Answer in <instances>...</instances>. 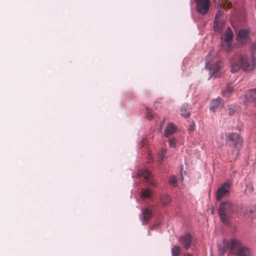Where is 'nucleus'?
I'll list each match as a JSON object with an SVG mask.
<instances>
[{"mask_svg": "<svg viewBox=\"0 0 256 256\" xmlns=\"http://www.w3.org/2000/svg\"><path fill=\"white\" fill-rule=\"evenodd\" d=\"M256 50V46L254 44H252L251 47L252 60H250L246 56H242L239 58L238 62L237 60H232L230 66L232 72H237L240 68L244 71H250L253 70L254 66V51Z\"/></svg>", "mask_w": 256, "mask_h": 256, "instance_id": "nucleus-1", "label": "nucleus"}, {"mask_svg": "<svg viewBox=\"0 0 256 256\" xmlns=\"http://www.w3.org/2000/svg\"><path fill=\"white\" fill-rule=\"evenodd\" d=\"M222 252L229 251L230 253L236 254L238 256H251L252 252L250 248L241 246L240 242L236 240H232L230 241L224 240Z\"/></svg>", "mask_w": 256, "mask_h": 256, "instance_id": "nucleus-2", "label": "nucleus"}, {"mask_svg": "<svg viewBox=\"0 0 256 256\" xmlns=\"http://www.w3.org/2000/svg\"><path fill=\"white\" fill-rule=\"evenodd\" d=\"M234 212V208L231 202H223L219 208V214L221 220L224 224H228L232 214Z\"/></svg>", "mask_w": 256, "mask_h": 256, "instance_id": "nucleus-3", "label": "nucleus"}, {"mask_svg": "<svg viewBox=\"0 0 256 256\" xmlns=\"http://www.w3.org/2000/svg\"><path fill=\"white\" fill-rule=\"evenodd\" d=\"M226 138L229 141L232 142L234 148L232 150L234 158H236L238 154L239 149L242 146L243 140L237 134L232 132L226 134Z\"/></svg>", "mask_w": 256, "mask_h": 256, "instance_id": "nucleus-4", "label": "nucleus"}, {"mask_svg": "<svg viewBox=\"0 0 256 256\" xmlns=\"http://www.w3.org/2000/svg\"><path fill=\"white\" fill-rule=\"evenodd\" d=\"M210 54L208 55L206 58V67L209 68L210 72L215 77H218L220 74L218 72L222 68L221 62H218L213 64H210Z\"/></svg>", "mask_w": 256, "mask_h": 256, "instance_id": "nucleus-5", "label": "nucleus"}, {"mask_svg": "<svg viewBox=\"0 0 256 256\" xmlns=\"http://www.w3.org/2000/svg\"><path fill=\"white\" fill-rule=\"evenodd\" d=\"M230 182L227 180L221 186L218 188L216 192L217 200H220L222 198L226 196L230 192Z\"/></svg>", "mask_w": 256, "mask_h": 256, "instance_id": "nucleus-6", "label": "nucleus"}, {"mask_svg": "<svg viewBox=\"0 0 256 256\" xmlns=\"http://www.w3.org/2000/svg\"><path fill=\"white\" fill-rule=\"evenodd\" d=\"M234 37L233 32L230 28L228 27L224 35L221 37L222 44L226 46L227 50H229L231 46L232 40Z\"/></svg>", "mask_w": 256, "mask_h": 256, "instance_id": "nucleus-7", "label": "nucleus"}, {"mask_svg": "<svg viewBox=\"0 0 256 256\" xmlns=\"http://www.w3.org/2000/svg\"><path fill=\"white\" fill-rule=\"evenodd\" d=\"M196 10L202 15L208 13L210 2V0H196Z\"/></svg>", "mask_w": 256, "mask_h": 256, "instance_id": "nucleus-8", "label": "nucleus"}, {"mask_svg": "<svg viewBox=\"0 0 256 256\" xmlns=\"http://www.w3.org/2000/svg\"><path fill=\"white\" fill-rule=\"evenodd\" d=\"M242 104L248 105L252 102H254L256 99V89L250 90L246 94L240 98Z\"/></svg>", "mask_w": 256, "mask_h": 256, "instance_id": "nucleus-9", "label": "nucleus"}, {"mask_svg": "<svg viewBox=\"0 0 256 256\" xmlns=\"http://www.w3.org/2000/svg\"><path fill=\"white\" fill-rule=\"evenodd\" d=\"M178 242L183 246L184 248L188 250L192 242V236L190 233H186L182 236Z\"/></svg>", "mask_w": 256, "mask_h": 256, "instance_id": "nucleus-10", "label": "nucleus"}, {"mask_svg": "<svg viewBox=\"0 0 256 256\" xmlns=\"http://www.w3.org/2000/svg\"><path fill=\"white\" fill-rule=\"evenodd\" d=\"M250 30H241L238 32L237 40L241 44H246L248 40Z\"/></svg>", "mask_w": 256, "mask_h": 256, "instance_id": "nucleus-11", "label": "nucleus"}, {"mask_svg": "<svg viewBox=\"0 0 256 256\" xmlns=\"http://www.w3.org/2000/svg\"><path fill=\"white\" fill-rule=\"evenodd\" d=\"M138 174L140 176H142L144 178L146 182H149V184H150L151 185L156 186L154 182L150 180L151 177V174L148 170H140L139 171Z\"/></svg>", "mask_w": 256, "mask_h": 256, "instance_id": "nucleus-12", "label": "nucleus"}, {"mask_svg": "<svg viewBox=\"0 0 256 256\" xmlns=\"http://www.w3.org/2000/svg\"><path fill=\"white\" fill-rule=\"evenodd\" d=\"M223 106V104L222 102V99L220 98L214 100L212 101L210 106V110L212 112H215L218 108H220Z\"/></svg>", "mask_w": 256, "mask_h": 256, "instance_id": "nucleus-13", "label": "nucleus"}, {"mask_svg": "<svg viewBox=\"0 0 256 256\" xmlns=\"http://www.w3.org/2000/svg\"><path fill=\"white\" fill-rule=\"evenodd\" d=\"M176 130V128L173 123H169L164 130V136L166 138L170 136Z\"/></svg>", "mask_w": 256, "mask_h": 256, "instance_id": "nucleus-14", "label": "nucleus"}, {"mask_svg": "<svg viewBox=\"0 0 256 256\" xmlns=\"http://www.w3.org/2000/svg\"><path fill=\"white\" fill-rule=\"evenodd\" d=\"M143 218L142 222L143 224L147 222L152 218V211L148 208H145L142 210Z\"/></svg>", "mask_w": 256, "mask_h": 256, "instance_id": "nucleus-15", "label": "nucleus"}, {"mask_svg": "<svg viewBox=\"0 0 256 256\" xmlns=\"http://www.w3.org/2000/svg\"><path fill=\"white\" fill-rule=\"evenodd\" d=\"M180 114L184 118L190 116V106L188 104H184L180 108Z\"/></svg>", "mask_w": 256, "mask_h": 256, "instance_id": "nucleus-16", "label": "nucleus"}, {"mask_svg": "<svg viewBox=\"0 0 256 256\" xmlns=\"http://www.w3.org/2000/svg\"><path fill=\"white\" fill-rule=\"evenodd\" d=\"M224 27V23L220 21H214V28L216 32H220Z\"/></svg>", "mask_w": 256, "mask_h": 256, "instance_id": "nucleus-17", "label": "nucleus"}, {"mask_svg": "<svg viewBox=\"0 0 256 256\" xmlns=\"http://www.w3.org/2000/svg\"><path fill=\"white\" fill-rule=\"evenodd\" d=\"M234 91V88L230 86V84H226V88L225 90L222 92V95L225 97H229Z\"/></svg>", "mask_w": 256, "mask_h": 256, "instance_id": "nucleus-18", "label": "nucleus"}, {"mask_svg": "<svg viewBox=\"0 0 256 256\" xmlns=\"http://www.w3.org/2000/svg\"><path fill=\"white\" fill-rule=\"evenodd\" d=\"M152 192L148 188H144L142 190L140 196L142 198H150Z\"/></svg>", "mask_w": 256, "mask_h": 256, "instance_id": "nucleus-19", "label": "nucleus"}, {"mask_svg": "<svg viewBox=\"0 0 256 256\" xmlns=\"http://www.w3.org/2000/svg\"><path fill=\"white\" fill-rule=\"evenodd\" d=\"M172 201V198L168 195H163L161 198V202L164 206H166L170 204Z\"/></svg>", "mask_w": 256, "mask_h": 256, "instance_id": "nucleus-20", "label": "nucleus"}, {"mask_svg": "<svg viewBox=\"0 0 256 256\" xmlns=\"http://www.w3.org/2000/svg\"><path fill=\"white\" fill-rule=\"evenodd\" d=\"M225 2H224L222 0H219L218 4L220 6L229 9L232 8V4L228 2V0H225Z\"/></svg>", "mask_w": 256, "mask_h": 256, "instance_id": "nucleus-21", "label": "nucleus"}, {"mask_svg": "<svg viewBox=\"0 0 256 256\" xmlns=\"http://www.w3.org/2000/svg\"><path fill=\"white\" fill-rule=\"evenodd\" d=\"M180 248L179 246H174L172 249V256H180Z\"/></svg>", "mask_w": 256, "mask_h": 256, "instance_id": "nucleus-22", "label": "nucleus"}, {"mask_svg": "<svg viewBox=\"0 0 256 256\" xmlns=\"http://www.w3.org/2000/svg\"><path fill=\"white\" fill-rule=\"evenodd\" d=\"M169 182L170 184L175 187L177 186V178L176 177L174 176H171L169 178Z\"/></svg>", "mask_w": 256, "mask_h": 256, "instance_id": "nucleus-23", "label": "nucleus"}, {"mask_svg": "<svg viewBox=\"0 0 256 256\" xmlns=\"http://www.w3.org/2000/svg\"><path fill=\"white\" fill-rule=\"evenodd\" d=\"M154 114L152 110L150 109L149 108H146V117L148 120H152L154 118Z\"/></svg>", "mask_w": 256, "mask_h": 256, "instance_id": "nucleus-24", "label": "nucleus"}, {"mask_svg": "<svg viewBox=\"0 0 256 256\" xmlns=\"http://www.w3.org/2000/svg\"><path fill=\"white\" fill-rule=\"evenodd\" d=\"M166 150H162L160 157L158 159V162L160 163H162L163 162L164 158L165 156V155L166 154Z\"/></svg>", "mask_w": 256, "mask_h": 256, "instance_id": "nucleus-25", "label": "nucleus"}, {"mask_svg": "<svg viewBox=\"0 0 256 256\" xmlns=\"http://www.w3.org/2000/svg\"><path fill=\"white\" fill-rule=\"evenodd\" d=\"M254 188L250 184H248L246 186V192H248L251 193L254 192Z\"/></svg>", "mask_w": 256, "mask_h": 256, "instance_id": "nucleus-26", "label": "nucleus"}, {"mask_svg": "<svg viewBox=\"0 0 256 256\" xmlns=\"http://www.w3.org/2000/svg\"><path fill=\"white\" fill-rule=\"evenodd\" d=\"M222 14V12L221 10H218L216 14L214 21H220V18Z\"/></svg>", "mask_w": 256, "mask_h": 256, "instance_id": "nucleus-27", "label": "nucleus"}, {"mask_svg": "<svg viewBox=\"0 0 256 256\" xmlns=\"http://www.w3.org/2000/svg\"><path fill=\"white\" fill-rule=\"evenodd\" d=\"M176 142V139H175V138L170 139L168 140L170 146V147H175Z\"/></svg>", "mask_w": 256, "mask_h": 256, "instance_id": "nucleus-28", "label": "nucleus"}, {"mask_svg": "<svg viewBox=\"0 0 256 256\" xmlns=\"http://www.w3.org/2000/svg\"><path fill=\"white\" fill-rule=\"evenodd\" d=\"M228 114L230 115H232L234 113V106L232 105H230L228 106Z\"/></svg>", "mask_w": 256, "mask_h": 256, "instance_id": "nucleus-29", "label": "nucleus"}, {"mask_svg": "<svg viewBox=\"0 0 256 256\" xmlns=\"http://www.w3.org/2000/svg\"><path fill=\"white\" fill-rule=\"evenodd\" d=\"M250 217H253L254 216V212L252 211V210L250 209Z\"/></svg>", "mask_w": 256, "mask_h": 256, "instance_id": "nucleus-30", "label": "nucleus"}, {"mask_svg": "<svg viewBox=\"0 0 256 256\" xmlns=\"http://www.w3.org/2000/svg\"><path fill=\"white\" fill-rule=\"evenodd\" d=\"M164 120L163 121L161 122L160 124V126L161 129L162 128V126L164 124Z\"/></svg>", "mask_w": 256, "mask_h": 256, "instance_id": "nucleus-31", "label": "nucleus"}, {"mask_svg": "<svg viewBox=\"0 0 256 256\" xmlns=\"http://www.w3.org/2000/svg\"><path fill=\"white\" fill-rule=\"evenodd\" d=\"M186 256H192L190 254H188V253L186 254Z\"/></svg>", "mask_w": 256, "mask_h": 256, "instance_id": "nucleus-32", "label": "nucleus"}]
</instances>
